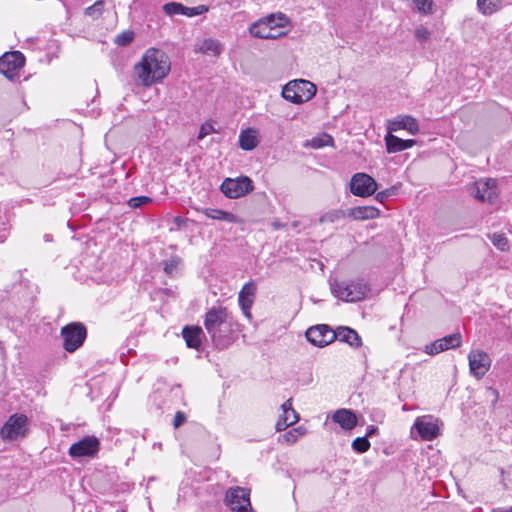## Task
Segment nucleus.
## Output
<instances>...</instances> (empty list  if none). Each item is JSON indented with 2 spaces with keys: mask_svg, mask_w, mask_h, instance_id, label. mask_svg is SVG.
<instances>
[{
  "mask_svg": "<svg viewBox=\"0 0 512 512\" xmlns=\"http://www.w3.org/2000/svg\"><path fill=\"white\" fill-rule=\"evenodd\" d=\"M170 71L168 56L160 49L149 48L140 62L134 66V73L139 83L144 87L162 81Z\"/></svg>",
  "mask_w": 512,
  "mask_h": 512,
  "instance_id": "f257e3e1",
  "label": "nucleus"
},
{
  "mask_svg": "<svg viewBox=\"0 0 512 512\" xmlns=\"http://www.w3.org/2000/svg\"><path fill=\"white\" fill-rule=\"evenodd\" d=\"M233 325L226 308L212 307L205 314L204 327L217 349H225L232 343Z\"/></svg>",
  "mask_w": 512,
  "mask_h": 512,
  "instance_id": "f03ea898",
  "label": "nucleus"
},
{
  "mask_svg": "<svg viewBox=\"0 0 512 512\" xmlns=\"http://www.w3.org/2000/svg\"><path fill=\"white\" fill-rule=\"evenodd\" d=\"M331 291L335 297L345 302L363 300L370 291L369 284L361 278L354 280H335L331 284Z\"/></svg>",
  "mask_w": 512,
  "mask_h": 512,
  "instance_id": "7ed1b4c3",
  "label": "nucleus"
},
{
  "mask_svg": "<svg viewBox=\"0 0 512 512\" xmlns=\"http://www.w3.org/2000/svg\"><path fill=\"white\" fill-rule=\"evenodd\" d=\"M316 91L317 88L312 82L297 79L288 82L283 87L282 97L293 104H302L312 99Z\"/></svg>",
  "mask_w": 512,
  "mask_h": 512,
  "instance_id": "20e7f679",
  "label": "nucleus"
},
{
  "mask_svg": "<svg viewBox=\"0 0 512 512\" xmlns=\"http://www.w3.org/2000/svg\"><path fill=\"white\" fill-rule=\"evenodd\" d=\"M61 336L64 349L72 353L83 345L87 337V330L84 324L72 322L61 328Z\"/></svg>",
  "mask_w": 512,
  "mask_h": 512,
  "instance_id": "39448f33",
  "label": "nucleus"
},
{
  "mask_svg": "<svg viewBox=\"0 0 512 512\" xmlns=\"http://www.w3.org/2000/svg\"><path fill=\"white\" fill-rule=\"evenodd\" d=\"M28 430L27 416L15 413L8 418L0 429V437L4 441H13L25 437Z\"/></svg>",
  "mask_w": 512,
  "mask_h": 512,
  "instance_id": "423d86ee",
  "label": "nucleus"
},
{
  "mask_svg": "<svg viewBox=\"0 0 512 512\" xmlns=\"http://www.w3.org/2000/svg\"><path fill=\"white\" fill-rule=\"evenodd\" d=\"M221 192L230 199L243 197L253 190V183L247 176L226 178L221 186Z\"/></svg>",
  "mask_w": 512,
  "mask_h": 512,
  "instance_id": "0eeeda50",
  "label": "nucleus"
},
{
  "mask_svg": "<svg viewBox=\"0 0 512 512\" xmlns=\"http://www.w3.org/2000/svg\"><path fill=\"white\" fill-rule=\"evenodd\" d=\"M378 189V184L373 177L366 173H356L350 181V192L358 197L373 195Z\"/></svg>",
  "mask_w": 512,
  "mask_h": 512,
  "instance_id": "6e6552de",
  "label": "nucleus"
},
{
  "mask_svg": "<svg viewBox=\"0 0 512 512\" xmlns=\"http://www.w3.org/2000/svg\"><path fill=\"white\" fill-rule=\"evenodd\" d=\"M225 502L233 512H248L251 509L250 492L242 487H232L226 492Z\"/></svg>",
  "mask_w": 512,
  "mask_h": 512,
  "instance_id": "1a4fd4ad",
  "label": "nucleus"
},
{
  "mask_svg": "<svg viewBox=\"0 0 512 512\" xmlns=\"http://www.w3.org/2000/svg\"><path fill=\"white\" fill-rule=\"evenodd\" d=\"M25 64V57L20 51L6 52L0 57V73L13 80Z\"/></svg>",
  "mask_w": 512,
  "mask_h": 512,
  "instance_id": "9d476101",
  "label": "nucleus"
},
{
  "mask_svg": "<svg viewBox=\"0 0 512 512\" xmlns=\"http://www.w3.org/2000/svg\"><path fill=\"white\" fill-rule=\"evenodd\" d=\"M100 449V441L95 436H85L69 448L72 458L94 457Z\"/></svg>",
  "mask_w": 512,
  "mask_h": 512,
  "instance_id": "9b49d317",
  "label": "nucleus"
},
{
  "mask_svg": "<svg viewBox=\"0 0 512 512\" xmlns=\"http://www.w3.org/2000/svg\"><path fill=\"white\" fill-rule=\"evenodd\" d=\"M306 339L314 346L317 347H325L336 340L337 335L334 333V330L326 325L319 324L313 327H310L306 333Z\"/></svg>",
  "mask_w": 512,
  "mask_h": 512,
  "instance_id": "f8f14e48",
  "label": "nucleus"
},
{
  "mask_svg": "<svg viewBox=\"0 0 512 512\" xmlns=\"http://www.w3.org/2000/svg\"><path fill=\"white\" fill-rule=\"evenodd\" d=\"M462 344V335L459 332L447 335L443 338L437 339L434 342L427 344L424 352L428 355H437L448 349H455Z\"/></svg>",
  "mask_w": 512,
  "mask_h": 512,
  "instance_id": "ddd939ff",
  "label": "nucleus"
},
{
  "mask_svg": "<svg viewBox=\"0 0 512 512\" xmlns=\"http://www.w3.org/2000/svg\"><path fill=\"white\" fill-rule=\"evenodd\" d=\"M413 428L417 431L422 440L431 441L439 434L437 420L431 415L416 418Z\"/></svg>",
  "mask_w": 512,
  "mask_h": 512,
  "instance_id": "4468645a",
  "label": "nucleus"
},
{
  "mask_svg": "<svg viewBox=\"0 0 512 512\" xmlns=\"http://www.w3.org/2000/svg\"><path fill=\"white\" fill-rule=\"evenodd\" d=\"M468 360L470 372L477 379L482 378L491 366V359L484 351H471L468 355Z\"/></svg>",
  "mask_w": 512,
  "mask_h": 512,
  "instance_id": "2eb2a0df",
  "label": "nucleus"
},
{
  "mask_svg": "<svg viewBox=\"0 0 512 512\" xmlns=\"http://www.w3.org/2000/svg\"><path fill=\"white\" fill-rule=\"evenodd\" d=\"M473 196L481 201L493 203L498 196V189L494 179H480L474 183Z\"/></svg>",
  "mask_w": 512,
  "mask_h": 512,
  "instance_id": "dca6fc26",
  "label": "nucleus"
},
{
  "mask_svg": "<svg viewBox=\"0 0 512 512\" xmlns=\"http://www.w3.org/2000/svg\"><path fill=\"white\" fill-rule=\"evenodd\" d=\"M407 130L411 135L419 133V125L417 120L411 115H398L397 117L388 120L387 131L388 133L398 130Z\"/></svg>",
  "mask_w": 512,
  "mask_h": 512,
  "instance_id": "f3484780",
  "label": "nucleus"
},
{
  "mask_svg": "<svg viewBox=\"0 0 512 512\" xmlns=\"http://www.w3.org/2000/svg\"><path fill=\"white\" fill-rule=\"evenodd\" d=\"M282 414L279 416L275 429L284 431L299 420V414L292 407V399H288L281 405Z\"/></svg>",
  "mask_w": 512,
  "mask_h": 512,
  "instance_id": "a211bd4d",
  "label": "nucleus"
},
{
  "mask_svg": "<svg viewBox=\"0 0 512 512\" xmlns=\"http://www.w3.org/2000/svg\"><path fill=\"white\" fill-rule=\"evenodd\" d=\"M256 290V284L253 281H249L242 287L238 295L239 305L247 318H251L250 309L254 302Z\"/></svg>",
  "mask_w": 512,
  "mask_h": 512,
  "instance_id": "6ab92c4d",
  "label": "nucleus"
},
{
  "mask_svg": "<svg viewBox=\"0 0 512 512\" xmlns=\"http://www.w3.org/2000/svg\"><path fill=\"white\" fill-rule=\"evenodd\" d=\"M249 32L253 37L260 39H276L285 34V32L275 33L263 18L253 23Z\"/></svg>",
  "mask_w": 512,
  "mask_h": 512,
  "instance_id": "aec40b11",
  "label": "nucleus"
},
{
  "mask_svg": "<svg viewBox=\"0 0 512 512\" xmlns=\"http://www.w3.org/2000/svg\"><path fill=\"white\" fill-rule=\"evenodd\" d=\"M386 150L388 153H397L407 150L416 144L414 139H401L391 133H387L384 138Z\"/></svg>",
  "mask_w": 512,
  "mask_h": 512,
  "instance_id": "412c9836",
  "label": "nucleus"
},
{
  "mask_svg": "<svg viewBox=\"0 0 512 512\" xmlns=\"http://www.w3.org/2000/svg\"><path fill=\"white\" fill-rule=\"evenodd\" d=\"M203 330L199 326H186L182 330V337L187 347L199 349L202 344Z\"/></svg>",
  "mask_w": 512,
  "mask_h": 512,
  "instance_id": "4be33fe9",
  "label": "nucleus"
},
{
  "mask_svg": "<svg viewBox=\"0 0 512 512\" xmlns=\"http://www.w3.org/2000/svg\"><path fill=\"white\" fill-rule=\"evenodd\" d=\"M337 335L336 340L349 344L353 348H358L362 345V340L359 334L352 328L341 326L334 330Z\"/></svg>",
  "mask_w": 512,
  "mask_h": 512,
  "instance_id": "5701e85b",
  "label": "nucleus"
},
{
  "mask_svg": "<svg viewBox=\"0 0 512 512\" xmlns=\"http://www.w3.org/2000/svg\"><path fill=\"white\" fill-rule=\"evenodd\" d=\"M332 420L338 423L341 428L345 430H351L357 425V417L354 412L348 409H339L333 416Z\"/></svg>",
  "mask_w": 512,
  "mask_h": 512,
  "instance_id": "b1692460",
  "label": "nucleus"
},
{
  "mask_svg": "<svg viewBox=\"0 0 512 512\" xmlns=\"http://www.w3.org/2000/svg\"><path fill=\"white\" fill-rule=\"evenodd\" d=\"M259 144L258 131L254 128L242 130L239 134V146L245 151H251Z\"/></svg>",
  "mask_w": 512,
  "mask_h": 512,
  "instance_id": "393cba45",
  "label": "nucleus"
},
{
  "mask_svg": "<svg viewBox=\"0 0 512 512\" xmlns=\"http://www.w3.org/2000/svg\"><path fill=\"white\" fill-rule=\"evenodd\" d=\"M380 211L374 206H357L348 210V216L355 220L375 219L379 216Z\"/></svg>",
  "mask_w": 512,
  "mask_h": 512,
  "instance_id": "a878e982",
  "label": "nucleus"
},
{
  "mask_svg": "<svg viewBox=\"0 0 512 512\" xmlns=\"http://www.w3.org/2000/svg\"><path fill=\"white\" fill-rule=\"evenodd\" d=\"M223 49V44L219 40L207 38L202 41L197 51L206 55L218 57L223 52Z\"/></svg>",
  "mask_w": 512,
  "mask_h": 512,
  "instance_id": "bb28decb",
  "label": "nucleus"
},
{
  "mask_svg": "<svg viewBox=\"0 0 512 512\" xmlns=\"http://www.w3.org/2000/svg\"><path fill=\"white\" fill-rule=\"evenodd\" d=\"M201 213H203L206 217L214 220L226 221L229 223H237L238 218L231 212H227L221 209H213V208H202L198 209Z\"/></svg>",
  "mask_w": 512,
  "mask_h": 512,
  "instance_id": "cd10ccee",
  "label": "nucleus"
},
{
  "mask_svg": "<svg viewBox=\"0 0 512 512\" xmlns=\"http://www.w3.org/2000/svg\"><path fill=\"white\" fill-rule=\"evenodd\" d=\"M263 19L268 25L271 26V29L275 33L281 32L280 29L286 27L287 24L289 23L287 16L283 13L271 14Z\"/></svg>",
  "mask_w": 512,
  "mask_h": 512,
  "instance_id": "c85d7f7f",
  "label": "nucleus"
},
{
  "mask_svg": "<svg viewBox=\"0 0 512 512\" xmlns=\"http://www.w3.org/2000/svg\"><path fill=\"white\" fill-rule=\"evenodd\" d=\"M307 432V429L303 426H298L293 428L282 435V440L288 444L292 445L298 441V439L304 436Z\"/></svg>",
  "mask_w": 512,
  "mask_h": 512,
  "instance_id": "c756f323",
  "label": "nucleus"
},
{
  "mask_svg": "<svg viewBox=\"0 0 512 512\" xmlns=\"http://www.w3.org/2000/svg\"><path fill=\"white\" fill-rule=\"evenodd\" d=\"M477 6L481 13L490 15L501 7L499 0H477Z\"/></svg>",
  "mask_w": 512,
  "mask_h": 512,
  "instance_id": "7c9ffc66",
  "label": "nucleus"
},
{
  "mask_svg": "<svg viewBox=\"0 0 512 512\" xmlns=\"http://www.w3.org/2000/svg\"><path fill=\"white\" fill-rule=\"evenodd\" d=\"M180 263H181V259L178 256H173L170 259L164 260L163 261L164 272L170 277L175 276L178 272V267H179Z\"/></svg>",
  "mask_w": 512,
  "mask_h": 512,
  "instance_id": "2f4dec72",
  "label": "nucleus"
},
{
  "mask_svg": "<svg viewBox=\"0 0 512 512\" xmlns=\"http://www.w3.org/2000/svg\"><path fill=\"white\" fill-rule=\"evenodd\" d=\"M345 217V212L342 211V210H331V211H328L326 213H324L320 218H319V222L321 224H325V223H334L338 220H340L341 218H344Z\"/></svg>",
  "mask_w": 512,
  "mask_h": 512,
  "instance_id": "473e14b6",
  "label": "nucleus"
},
{
  "mask_svg": "<svg viewBox=\"0 0 512 512\" xmlns=\"http://www.w3.org/2000/svg\"><path fill=\"white\" fill-rule=\"evenodd\" d=\"M163 11L168 16L183 15L184 5L179 2H168L163 5Z\"/></svg>",
  "mask_w": 512,
  "mask_h": 512,
  "instance_id": "72a5a7b5",
  "label": "nucleus"
},
{
  "mask_svg": "<svg viewBox=\"0 0 512 512\" xmlns=\"http://www.w3.org/2000/svg\"><path fill=\"white\" fill-rule=\"evenodd\" d=\"M104 9V1L98 0L93 5L85 9V14L92 18H99Z\"/></svg>",
  "mask_w": 512,
  "mask_h": 512,
  "instance_id": "f704fd0d",
  "label": "nucleus"
},
{
  "mask_svg": "<svg viewBox=\"0 0 512 512\" xmlns=\"http://www.w3.org/2000/svg\"><path fill=\"white\" fill-rule=\"evenodd\" d=\"M370 448V442L366 437H357L352 442V449L357 453H365Z\"/></svg>",
  "mask_w": 512,
  "mask_h": 512,
  "instance_id": "c9c22d12",
  "label": "nucleus"
},
{
  "mask_svg": "<svg viewBox=\"0 0 512 512\" xmlns=\"http://www.w3.org/2000/svg\"><path fill=\"white\" fill-rule=\"evenodd\" d=\"M209 8L206 5H198L195 7H187L184 6V12L183 15L187 17H194L197 15H202L206 12H208Z\"/></svg>",
  "mask_w": 512,
  "mask_h": 512,
  "instance_id": "e433bc0d",
  "label": "nucleus"
},
{
  "mask_svg": "<svg viewBox=\"0 0 512 512\" xmlns=\"http://www.w3.org/2000/svg\"><path fill=\"white\" fill-rule=\"evenodd\" d=\"M491 241L495 247L502 251L506 250L508 247V239L504 234L494 233L491 236Z\"/></svg>",
  "mask_w": 512,
  "mask_h": 512,
  "instance_id": "4c0bfd02",
  "label": "nucleus"
},
{
  "mask_svg": "<svg viewBox=\"0 0 512 512\" xmlns=\"http://www.w3.org/2000/svg\"><path fill=\"white\" fill-rule=\"evenodd\" d=\"M134 40V33L132 31H124L117 35L115 43L119 46L129 45Z\"/></svg>",
  "mask_w": 512,
  "mask_h": 512,
  "instance_id": "58836bf2",
  "label": "nucleus"
},
{
  "mask_svg": "<svg viewBox=\"0 0 512 512\" xmlns=\"http://www.w3.org/2000/svg\"><path fill=\"white\" fill-rule=\"evenodd\" d=\"M419 12L423 14L432 13L433 2L431 0H413Z\"/></svg>",
  "mask_w": 512,
  "mask_h": 512,
  "instance_id": "ea45409f",
  "label": "nucleus"
},
{
  "mask_svg": "<svg viewBox=\"0 0 512 512\" xmlns=\"http://www.w3.org/2000/svg\"><path fill=\"white\" fill-rule=\"evenodd\" d=\"M9 234V223L5 214H0V242H3Z\"/></svg>",
  "mask_w": 512,
  "mask_h": 512,
  "instance_id": "a19ab883",
  "label": "nucleus"
},
{
  "mask_svg": "<svg viewBox=\"0 0 512 512\" xmlns=\"http://www.w3.org/2000/svg\"><path fill=\"white\" fill-rule=\"evenodd\" d=\"M397 192V188L392 186L383 191H380L376 194L375 198L378 202L384 203L389 197L395 195Z\"/></svg>",
  "mask_w": 512,
  "mask_h": 512,
  "instance_id": "79ce46f5",
  "label": "nucleus"
},
{
  "mask_svg": "<svg viewBox=\"0 0 512 512\" xmlns=\"http://www.w3.org/2000/svg\"><path fill=\"white\" fill-rule=\"evenodd\" d=\"M149 202H151V198L147 196H137L130 198L128 201V205L132 208H139Z\"/></svg>",
  "mask_w": 512,
  "mask_h": 512,
  "instance_id": "37998d69",
  "label": "nucleus"
},
{
  "mask_svg": "<svg viewBox=\"0 0 512 512\" xmlns=\"http://www.w3.org/2000/svg\"><path fill=\"white\" fill-rule=\"evenodd\" d=\"M332 142H333L332 137H330L328 135H325L324 138H318V137L313 138L312 139V146L314 148H321V147H324V146H328Z\"/></svg>",
  "mask_w": 512,
  "mask_h": 512,
  "instance_id": "c03bdc74",
  "label": "nucleus"
},
{
  "mask_svg": "<svg viewBox=\"0 0 512 512\" xmlns=\"http://www.w3.org/2000/svg\"><path fill=\"white\" fill-rule=\"evenodd\" d=\"M430 36V33L428 31L427 28L425 27H418L416 30H415V37L418 41L420 42H425L428 40Z\"/></svg>",
  "mask_w": 512,
  "mask_h": 512,
  "instance_id": "a18cd8bd",
  "label": "nucleus"
},
{
  "mask_svg": "<svg viewBox=\"0 0 512 512\" xmlns=\"http://www.w3.org/2000/svg\"><path fill=\"white\" fill-rule=\"evenodd\" d=\"M186 421V415L182 411H177L174 416L173 426L174 428H179Z\"/></svg>",
  "mask_w": 512,
  "mask_h": 512,
  "instance_id": "49530a36",
  "label": "nucleus"
},
{
  "mask_svg": "<svg viewBox=\"0 0 512 512\" xmlns=\"http://www.w3.org/2000/svg\"><path fill=\"white\" fill-rule=\"evenodd\" d=\"M209 130L206 129L205 126H202L199 131L198 139H203L206 135H208Z\"/></svg>",
  "mask_w": 512,
  "mask_h": 512,
  "instance_id": "de8ad7c7",
  "label": "nucleus"
},
{
  "mask_svg": "<svg viewBox=\"0 0 512 512\" xmlns=\"http://www.w3.org/2000/svg\"><path fill=\"white\" fill-rule=\"evenodd\" d=\"M377 431V427L375 426H369L368 429H367V432H366V435L364 437H366L368 439V437L372 436L373 434H375Z\"/></svg>",
  "mask_w": 512,
  "mask_h": 512,
  "instance_id": "09e8293b",
  "label": "nucleus"
},
{
  "mask_svg": "<svg viewBox=\"0 0 512 512\" xmlns=\"http://www.w3.org/2000/svg\"><path fill=\"white\" fill-rule=\"evenodd\" d=\"M488 392H490L494 396V402H497L498 397H499V392L492 387L488 388Z\"/></svg>",
  "mask_w": 512,
  "mask_h": 512,
  "instance_id": "8fccbe9b",
  "label": "nucleus"
},
{
  "mask_svg": "<svg viewBox=\"0 0 512 512\" xmlns=\"http://www.w3.org/2000/svg\"><path fill=\"white\" fill-rule=\"evenodd\" d=\"M285 225L281 222L275 221L272 223V227L276 230L283 228Z\"/></svg>",
  "mask_w": 512,
  "mask_h": 512,
  "instance_id": "3c124183",
  "label": "nucleus"
},
{
  "mask_svg": "<svg viewBox=\"0 0 512 512\" xmlns=\"http://www.w3.org/2000/svg\"><path fill=\"white\" fill-rule=\"evenodd\" d=\"M492 512H512V506L509 508H497L493 509Z\"/></svg>",
  "mask_w": 512,
  "mask_h": 512,
  "instance_id": "603ef678",
  "label": "nucleus"
}]
</instances>
